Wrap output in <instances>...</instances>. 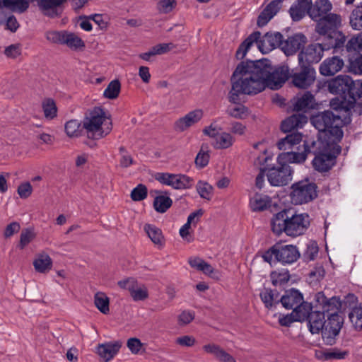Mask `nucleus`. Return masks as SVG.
<instances>
[{"mask_svg": "<svg viewBox=\"0 0 362 362\" xmlns=\"http://www.w3.org/2000/svg\"><path fill=\"white\" fill-rule=\"evenodd\" d=\"M173 188L175 189H189L193 186L194 180L184 174H175Z\"/></svg>", "mask_w": 362, "mask_h": 362, "instance_id": "37", "label": "nucleus"}, {"mask_svg": "<svg viewBox=\"0 0 362 362\" xmlns=\"http://www.w3.org/2000/svg\"><path fill=\"white\" fill-rule=\"evenodd\" d=\"M303 300L302 293L299 291L292 288L285 291V293L280 298V302L284 308L291 310L302 303Z\"/></svg>", "mask_w": 362, "mask_h": 362, "instance_id": "24", "label": "nucleus"}, {"mask_svg": "<svg viewBox=\"0 0 362 362\" xmlns=\"http://www.w3.org/2000/svg\"><path fill=\"white\" fill-rule=\"evenodd\" d=\"M199 196L204 199L211 200L214 194V188L208 182L199 180L196 186Z\"/></svg>", "mask_w": 362, "mask_h": 362, "instance_id": "42", "label": "nucleus"}, {"mask_svg": "<svg viewBox=\"0 0 362 362\" xmlns=\"http://www.w3.org/2000/svg\"><path fill=\"white\" fill-rule=\"evenodd\" d=\"M64 129L66 135L71 138H77L81 136L83 129V122L78 119H71L64 124Z\"/></svg>", "mask_w": 362, "mask_h": 362, "instance_id": "34", "label": "nucleus"}, {"mask_svg": "<svg viewBox=\"0 0 362 362\" xmlns=\"http://www.w3.org/2000/svg\"><path fill=\"white\" fill-rule=\"evenodd\" d=\"M260 298L267 308H272L274 303H278L280 300H276L274 291L269 288H265L260 293Z\"/></svg>", "mask_w": 362, "mask_h": 362, "instance_id": "48", "label": "nucleus"}, {"mask_svg": "<svg viewBox=\"0 0 362 362\" xmlns=\"http://www.w3.org/2000/svg\"><path fill=\"white\" fill-rule=\"evenodd\" d=\"M350 321L356 328L362 323V303L355 306L349 314Z\"/></svg>", "mask_w": 362, "mask_h": 362, "instance_id": "47", "label": "nucleus"}, {"mask_svg": "<svg viewBox=\"0 0 362 362\" xmlns=\"http://www.w3.org/2000/svg\"><path fill=\"white\" fill-rule=\"evenodd\" d=\"M196 342V339L191 335H183L175 339V343L183 347H192Z\"/></svg>", "mask_w": 362, "mask_h": 362, "instance_id": "60", "label": "nucleus"}, {"mask_svg": "<svg viewBox=\"0 0 362 362\" xmlns=\"http://www.w3.org/2000/svg\"><path fill=\"white\" fill-rule=\"evenodd\" d=\"M118 286L123 289L128 290L130 294L139 286L137 280L134 278H127L118 281Z\"/></svg>", "mask_w": 362, "mask_h": 362, "instance_id": "56", "label": "nucleus"}, {"mask_svg": "<svg viewBox=\"0 0 362 362\" xmlns=\"http://www.w3.org/2000/svg\"><path fill=\"white\" fill-rule=\"evenodd\" d=\"M4 53L8 58L16 59L21 54V45L12 44L5 48Z\"/></svg>", "mask_w": 362, "mask_h": 362, "instance_id": "53", "label": "nucleus"}, {"mask_svg": "<svg viewBox=\"0 0 362 362\" xmlns=\"http://www.w3.org/2000/svg\"><path fill=\"white\" fill-rule=\"evenodd\" d=\"M235 141L233 136L227 132L219 133L213 141V146L216 149H226L230 147Z\"/></svg>", "mask_w": 362, "mask_h": 362, "instance_id": "35", "label": "nucleus"}, {"mask_svg": "<svg viewBox=\"0 0 362 362\" xmlns=\"http://www.w3.org/2000/svg\"><path fill=\"white\" fill-rule=\"evenodd\" d=\"M331 105L335 112L329 110L319 112L313 116L310 121L319 132H328L333 138L332 141L339 142L344 135L341 128L351 122L350 110L348 108L334 107V100L331 101Z\"/></svg>", "mask_w": 362, "mask_h": 362, "instance_id": "2", "label": "nucleus"}, {"mask_svg": "<svg viewBox=\"0 0 362 362\" xmlns=\"http://www.w3.org/2000/svg\"><path fill=\"white\" fill-rule=\"evenodd\" d=\"M239 96H240V95H238V97ZM238 100H240L239 98H238ZM238 101H239V100H238ZM230 102L231 103V101H230ZM232 103L237 104V105L234 106V107H228V109L227 110V112L230 116H231L234 118L240 119H245V117H247L248 116L249 110L247 107H245L243 105L239 104L238 102H237V103L232 102Z\"/></svg>", "mask_w": 362, "mask_h": 362, "instance_id": "40", "label": "nucleus"}, {"mask_svg": "<svg viewBox=\"0 0 362 362\" xmlns=\"http://www.w3.org/2000/svg\"><path fill=\"white\" fill-rule=\"evenodd\" d=\"M316 300L321 306L324 314H327L328 323L324 333V342L328 345L335 343L336 337L338 336L343 325V318L339 314L341 308L339 298L333 296L327 298L322 292L316 295Z\"/></svg>", "mask_w": 362, "mask_h": 362, "instance_id": "4", "label": "nucleus"}, {"mask_svg": "<svg viewBox=\"0 0 362 362\" xmlns=\"http://www.w3.org/2000/svg\"><path fill=\"white\" fill-rule=\"evenodd\" d=\"M33 188L30 182H24L18 187V193L21 198L26 199L32 193Z\"/></svg>", "mask_w": 362, "mask_h": 362, "instance_id": "63", "label": "nucleus"}, {"mask_svg": "<svg viewBox=\"0 0 362 362\" xmlns=\"http://www.w3.org/2000/svg\"><path fill=\"white\" fill-rule=\"evenodd\" d=\"M300 69L291 74L294 86L305 89L310 87L315 80V70L311 65L299 64Z\"/></svg>", "mask_w": 362, "mask_h": 362, "instance_id": "13", "label": "nucleus"}, {"mask_svg": "<svg viewBox=\"0 0 362 362\" xmlns=\"http://www.w3.org/2000/svg\"><path fill=\"white\" fill-rule=\"evenodd\" d=\"M348 355V351H341L337 349H332L324 352V356L326 360L329 359H342Z\"/></svg>", "mask_w": 362, "mask_h": 362, "instance_id": "59", "label": "nucleus"}, {"mask_svg": "<svg viewBox=\"0 0 362 362\" xmlns=\"http://www.w3.org/2000/svg\"><path fill=\"white\" fill-rule=\"evenodd\" d=\"M35 235L32 229H23L21 233L20 243L18 247L21 249H23L35 238Z\"/></svg>", "mask_w": 362, "mask_h": 362, "instance_id": "50", "label": "nucleus"}, {"mask_svg": "<svg viewBox=\"0 0 362 362\" xmlns=\"http://www.w3.org/2000/svg\"><path fill=\"white\" fill-rule=\"evenodd\" d=\"M83 128L89 139L98 140L111 132L112 122L103 108L94 107L86 113L83 120Z\"/></svg>", "mask_w": 362, "mask_h": 362, "instance_id": "5", "label": "nucleus"}, {"mask_svg": "<svg viewBox=\"0 0 362 362\" xmlns=\"http://www.w3.org/2000/svg\"><path fill=\"white\" fill-rule=\"evenodd\" d=\"M349 70L355 74H362V54L356 52L349 57Z\"/></svg>", "mask_w": 362, "mask_h": 362, "instance_id": "39", "label": "nucleus"}, {"mask_svg": "<svg viewBox=\"0 0 362 362\" xmlns=\"http://www.w3.org/2000/svg\"><path fill=\"white\" fill-rule=\"evenodd\" d=\"M311 310V304L303 300L302 303L293 308L292 313L298 322H303L307 320Z\"/></svg>", "mask_w": 362, "mask_h": 362, "instance_id": "33", "label": "nucleus"}, {"mask_svg": "<svg viewBox=\"0 0 362 362\" xmlns=\"http://www.w3.org/2000/svg\"><path fill=\"white\" fill-rule=\"evenodd\" d=\"M52 259L49 255L45 252L36 255L33 261V267L37 272L45 274L52 269Z\"/></svg>", "mask_w": 362, "mask_h": 362, "instance_id": "27", "label": "nucleus"}, {"mask_svg": "<svg viewBox=\"0 0 362 362\" xmlns=\"http://www.w3.org/2000/svg\"><path fill=\"white\" fill-rule=\"evenodd\" d=\"M346 49L348 51H358V52L362 50V33L348 41Z\"/></svg>", "mask_w": 362, "mask_h": 362, "instance_id": "52", "label": "nucleus"}, {"mask_svg": "<svg viewBox=\"0 0 362 362\" xmlns=\"http://www.w3.org/2000/svg\"><path fill=\"white\" fill-rule=\"evenodd\" d=\"M351 100L356 101L358 98L362 96V81H354V85L352 86Z\"/></svg>", "mask_w": 362, "mask_h": 362, "instance_id": "64", "label": "nucleus"}, {"mask_svg": "<svg viewBox=\"0 0 362 362\" xmlns=\"http://www.w3.org/2000/svg\"><path fill=\"white\" fill-rule=\"evenodd\" d=\"M209 153L208 151H204L202 148L197 153L195 158V164L197 168H203L206 166L209 161Z\"/></svg>", "mask_w": 362, "mask_h": 362, "instance_id": "57", "label": "nucleus"}, {"mask_svg": "<svg viewBox=\"0 0 362 362\" xmlns=\"http://www.w3.org/2000/svg\"><path fill=\"white\" fill-rule=\"evenodd\" d=\"M312 153L311 144L305 141L304 151L301 153L288 151L279 154L277 157L278 163H302L305 162L308 154Z\"/></svg>", "mask_w": 362, "mask_h": 362, "instance_id": "17", "label": "nucleus"}, {"mask_svg": "<svg viewBox=\"0 0 362 362\" xmlns=\"http://www.w3.org/2000/svg\"><path fill=\"white\" fill-rule=\"evenodd\" d=\"M332 8V4L329 0H318L313 5H310L308 15L312 19L317 21L328 15L327 13L331 11Z\"/></svg>", "mask_w": 362, "mask_h": 362, "instance_id": "22", "label": "nucleus"}, {"mask_svg": "<svg viewBox=\"0 0 362 362\" xmlns=\"http://www.w3.org/2000/svg\"><path fill=\"white\" fill-rule=\"evenodd\" d=\"M144 230L155 245H158L159 247L164 245L165 238L162 230L159 228L154 225L147 223L144 225Z\"/></svg>", "mask_w": 362, "mask_h": 362, "instance_id": "29", "label": "nucleus"}, {"mask_svg": "<svg viewBox=\"0 0 362 362\" xmlns=\"http://www.w3.org/2000/svg\"><path fill=\"white\" fill-rule=\"evenodd\" d=\"M42 110L47 119H52L57 116V108L52 99H46L42 103Z\"/></svg>", "mask_w": 362, "mask_h": 362, "instance_id": "45", "label": "nucleus"}, {"mask_svg": "<svg viewBox=\"0 0 362 362\" xmlns=\"http://www.w3.org/2000/svg\"><path fill=\"white\" fill-rule=\"evenodd\" d=\"M337 141L327 142L323 141H311V148L317 146V148H322L317 152L312 151L315 156L313 160V168L318 172H327L335 164L337 156L341 153V148L337 144Z\"/></svg>", "mask_w": 362, "mask_h": 362, "instance_id": "6", "label": "nucleus"}, {"mask_svg": "<svg viewBox=\"0 0 362 362\" xmlns=\"http://www.w3.org/2000/svg\"><path fill=\"white\" fill-rule=\"evenodd\" d=\"M329 47H323L322 44L315 43L308 45L298 54L299 64L311 65L319 62L323 57V52Z\"/></svg>", "mask_w": 362, "mask_h": 362, "instance_id": "14", "label": "nucleus"}, {"mask_svg": "<svg viewBox=\"0 0 362 362\" xmlns=\"http://www.w3.org/2000/svg\"><path fill=\"white\" fill-rule=\"evenodd\" d=\"M0 7L8 8L12 12L24 13L29 7L27 0H0Z\"/></svg>", "mask_w": 362, "mask_h": 362, "instance_id": "30", "label": "nucleus"}, {"mask_svg": "<svg viewBox=\"0 0 362 362\" xmlns=\"http://www.w3.org/2000/svg\"><path fill=\"white\" fill-rule=\"evenodd\" d=\"M175 6V0H160L158 3V10L160 13H168L173 11Z\"/></svg>", "mask_w": 362, "mask_h": 362, "instance_id": "55", "label": "nucleus"}, {"mask_svg": "<svg viewBox=\"0 0 362 362\" xmlns=\"http://www.w3.org/2000/svg\"><path fill=\"white\" fill-rule=\"evenodd\" d=\"M289 197L294 205L308 204L317 197V186L308 180L296 182L291 187Z\"/></svg>", "mask_w": 362, "mask_h": 362, "instance_id": "9", "label": "nucleus"}, {"mask_svg": "<svg viewBox=\"0 0 362 362\" xmlns=\"http://www.w3.org/2000/svg\"><path fill=\"white\" fill-rule=\"evenodd\" d=\"M264 262L270 265L281 262L283 264H290L296 262L300 257L298 248L293 245H283L276 243L261 255Z\"/></svg>", "mask_w": 362, "mask_h": 362, "instance_id": "8", "label": "nucleus"}, {"mask_svg": "<svg viewBox=\"0 0 362 362\" xmlns=\"http://www.w3.org/2000/svg\"><path fill=\"white\" fill-rule=\"evenodd\" d=\"M311 5V0H297L289 8L290 16L293 21H300L306 12L308 13L309 7Z\"/></svg>", "mask_w": 362, "mask_h": 362, "instance_id": "26", "label": "nucleus"}, {"mask_svg": "<svg viewBox=\"0 0 362 362\" xmlns=\"http://www.w3.org/2000/svg\"><path fill=\"white\" fill-rule=\"evenodd\" d=\"M344 61L337 56L329 57L324 60L320 66V73L325 76H333L344 66Z\"/></svg>", "mask_w": 362, "mask_h": 362, "instance_id": "21", "label": "nucleus"}, {"mask_svg": "<svg viewBox=\"0 0 362 362\" xmlns=\"http://www.w3.org/2000/svg\"><path fill=\"white\" fill-rule=\"evenodd\" d=\"M127 346L132 354H136L140 351L143 344L138 338L133 337L127 340Z\"/></svg>", "mask_w": 362, "mask_h": 362, "instance_id": "61", "label": "nucleus"}, {"mask_svg": "<svg viewBox=\"0 0 362 362\" xmlns=\"http://www.w3.org/2000/svg\"><path fill=\"white\" fill-rule=\"evenodd\" d=\"M308 326L312 334L322 332V337L324 340V333L327 328L328 319L325 320V315L321 311H312L308 317Z\"/></svg>", "mask_w": 362, "mask_h": 362, "instance_id": "19", "label": "nucleus"}, {"mask_svg": "<svg viewBox=\"0 0 362 362\" xmlns=\"http://www.w3.org/2000/svg\"><path fill=\"white\" fill-rule=\"evenodd\" d=\"M315 99L313 95L310 92L305 93L300 98H298L293 103L295 111H306V110L314 107Z\"/></svg>", "mask_w": 362, "mask_h": 362, "instance_id": "32", "label": "nucleus"}, {"mask_svg": "<svg viewBox=\"0 0 362 362\" xmlns=\"http://www.w3.org/2000/svg\"><path fill=\"white\" fill-rule=\"evenodd\" d=\"M341 24V18L339 15L334 13H328L317 21L315 30L322 35H327L332 38L337 35V28Z\"/></svg>", "mask_w": 362, "mask_h": 362, "instance_id": "15", "label": "nucleus"}, {"mask_svg": "<svg viewBox=\"0 0 362 362\" xmlns=\"http://www.w3.org/2000/svg\"><path fill=\"white\" fill-rule=\"evenodd\" d=\"M172 199L167 196L160 195L156 197L153 201V206L159 213L165 212L172 205Z\"/></svg>", "mask_w": 362, "mask_h": 362, "instance_id": "41", "label": "nucleus"}, {"mask_svg": "<svg viewBox=\"0 0 362 362\" xmlns=\"http://www.w3.org/2000/svg\"><path fill=\"white\" fill-rule=\"evenodd\" d=\"M308 122V117L302 113L293 114L281 122V129L286 133L294 129L301 128Z\"/></svg>", "mask_w": 362, "mask_h": 362, "instance_id": "23", "label": "nucleus"}, {"mask_svg": "<svg viewBox=\"0 0 362 362\" xmlns=\"http://www.w3.org/2000/svg\"><path fill=\"white\" fill-rule=\"evenodd\" d=\"M94 303L103 314H107L109 313L110 300L105 293L103 292L96 293L94 296Z\"/></svg>", "mask_w": 362, "mask_h": 362, "instance_id": "38", "label": "nucleus"}, {"mask_svg": "<svg viewBox=\"0 0 362 362\" xmlns=\"http://www.w3.org/2000/svg\"><path fill=\"white\" fill-rule=\"evenodd\" d=\"M260 36L261 33L259 31H255L251 33L240 45L238 49H237L235 54L237 59H243L254 42L258 43V47L262 52H267L276 48V47H280L281 48V44L284 42V41L283 35L280 33H267L263 36L262 39L259 41Z\"/></svg>", "mask_w": 362, "mask_h": 362, "instance_id": "7", "label": "nucleus"}, {"mask_svg": "<svg viewBox=\"0 0 362 362\" xmlns=\"http://www.w3.org/2000/svg\"><path fill=\"white\" fill-rule=\"evenodd\" d=\"M130 296L134 301L144 300L148 297V292L144 286H138Z\"/></svg>", "mask_w": 362, "mask_h": 362, "instance_id": "58", "label": "nucleus"}, {"mask_svg": "<svg viewBox=\"0 0 362 362\" xmlns=\"http://www.w3.org/2000/svg\"><path fill=\"white\" fill-rule=\"evenodd\" d=\"M272 283L274 286H281L286 284L290 279L288 270L281 272H272L270 275Z\"/></svg>", "mask_w": 362, "mask_h": 362, "instance_id": "44", "label": "nucleus"}, {"mask_svg": "<svg viewBox=\"0 0 362 362\" xmlns=\"http://www.w3.org/2000/svg\"><path fill=\"white\" fill-rule=\"evenodd\" d=\"M175 45L173 43H160L153 47L154 53L157 54H163L168 52L175 48Z\"/></svg>", "mask_w": 362, "mask_h": 362, "instance_id": "62", "label": "nucleus"}, {"mask_svg": "<svg viewBox=\"0 0 362 362\" xmlns=\"http://www.w3.org/2000/svg\"><path fill=\"white\" fill-rule=\"evenodd\" d=\"M121 85L118 80L112 81L105 89L103 95L109 99H115L119 95Z\"/></svg>", "mask_w": 362, "mask_h": 362, "instance_id": "46", "label": "nucleus"}, {"mask_svg": "<svg viewBox=\"0 0 362 362\" xmlns=\"http://www.w3.org/2000/svg\"><path fill=\"white\" fill-rule=\"evenodd\" d=\"M121 346L122 343L118 341L102 344L98 345L97 352L105 362H107L117 354Z\"/></svg>", "mask_w": 362, "mask_h": 362, "instance_id": "25", "label": "nucleus"}, {"mask_svg": "<svg viewBox=\"0 0 362 362\" xmlns=\"http://www.w3.org/2000/svg\"><path fill=\"white\" fill-rule=\"evenodd\" d=\"M354 81L349 76L339 75L328 81L327 88L331 93L339 95L344 100H351L352 86Z\"/></svg>", "mask_w": 362, "mask_h": 362, "instance_id": "11", "label": "nucleus"}, {"mask_svg": "<svg viewBox=\"0 0 362 362\" xmlns=\"http://www.w3.org/2000/svg\"><path fill=\"white\" fill-rule=\"evenodd\" d=\"M307 43V37L302 33H296L288 37L281 44V50L287 56L293 55Z\"/></svg>", "mask_w": 362, "mask_h": 362, "instance_id": "18", "label": "nucleus"}, {"mask_svg": "<svg viewBox=\"0 0 362 362\" xmlns=\"http://www.w3.org/2000/svg\"><path fill=\"white\" fill-rule=\"evenodd\" d=\"M310 216L306 213L298 214L292 209H285L274 214L271 220L274 233L297 237L305 233L310 226Z\"/></svg>", "mask_w": 362, "mask_h": 362, "instance_id": "3", "label": "nucleus"}, {"mask_svg": "<svg viewBox=\"0 0 362 362\" xmlns=\"http://www.w3.org/2000/svg\"><path fill=\"white\" fill-rule=\"evenodd\" d=\"M204 117L202 109H195L177 119L174 124L175 131L182 132L198 123Z\"/></svg>", "mask_w": 362, "mask_h": 362, "instance_id": "16", "label": "nucleus"}, {"mask_svg": "<svg viewBox=\"0 0 362 362\" xmlns=\"http://www.w3.org/2000/svg\"><path fill=\"white\" fill-rule=\"evenodd\" d=\"M147 194V187L144 185L139 184L132 190L131 198L135 202L142 201L146 198Z\"/></svg>", "mask_w": 362, "mask_h": 362, "instance_id": "49", "label": "nucleus"}, {"mask_svg": "<svg viewBox=\"0 0 362 362\" xmlns=\"http://www.w3.org/2000/svg\"><path fill=\"white\" fill-rule=\"evenodd\" d=\"M303 139V136L299 132H293L287 134L284 138L281 139L277 143V147L279 150H289L294 145L298 144Z\"/></svg>", "mask_w": 362, "mask_h": 362, "instance_id": "31", "label": "nucleus"}, {"mask_svg": "<svg viewBox=\"0 0 362 362\" xmlns=\"http://www.w3.org/2000/svg\"><path fill=\"white\" fill-rule=\"evenodd\" d=\"M318 246L316 243L313 242L307 245V248L303 254L304 259L306 261H312L315 259L318 254Z\"/></svg>", "mask_w": 362, "mask_h": 362, "instance_id": "54", "label": "nucleus"}, {"mask_svg": "<svg viewBox=\"0 0 362 362\" xmlns=\"http://www.w3.org/2000/svg\"><path fill=\"white\" fill-rule=\"evenodd\" d=\"M188 263L192 268H194L198 271H201L208 276H211L214 272V269L211 264L197 257H190L188 260Z\"/></svg>", "mask_w": 362, "mask_h": 362, "instance_id": "36", "label": "nucleus"}, {"mask_svg": "<svg viewBox=\"0 0 362 362\" xmlns=\"http://www.w3.org/2000/svg\"><path fill=\"white\" fill-rule=\"evenodd\" d=\"M175 175L169 173H157L154 177L160 183L173 187Z\"/></svg>", "mask_w": 362, "mask_h": 362, "instance_id": "51", "label": "nucleus"}, {"mask_svg": "<svg viewBox=\"0 0 362 362\" xmlns=\"http://www.w3.org/2000/svg\"><path fill=\"white\" fill-rule=\"evenodd\" d=\"M284 0H272L260 13L257 24L259 27L266 25L276 16L282 7Z\"/></svg>", "mask_w": 362, "mask_h": 362, "instance_id": "20", "label": "nucleus"}, {"mask_svg": "<svg viewBox=\"0 0 362 362\" xmlns=\"http://www.w3.org/2000/svg\"><path fill=\"white\" fill-rule=\"evenodd\" d=\"M350 24L354 30H362V4L352 11L350 16Z\"/></svg>", "mask_w": 362, "mask_h": 362, "instance_id": "43", "label": "nucleus"}, {"mask_svg": "<svg viewBox=\"0 0 362 362\" xmlns=\"http://www.w3.org/2000/svg\"><path fill=\"white\" fill-rule=\"evenodd\" d=\"M293 170L288 164L278 163L268 169L267 177L271 185L275 187L285 186L292 180Z\"/></svg>", "mask_w": 362, "mask_h": 362, "instance_id": "12", "label": "nucleus"}, {"mask_svg": "<svg viewBox=\"0 0 362 362\" xmlns=\"http://www.w3.org/2000/svg\"><path fill=\"white\" fill-rule=\"evenodd\" d=\"M288 76L287 66L274 68L271 61L267 59L242 62L230 78L231 90L228 93V100L237 103L239 95H257L267 87L277 90L283 86Z\"/></svg>", "mask_w": 362, "mask_h": 362, "instance_id": "1", "label": "nucleus"}, {"mask_svg": "<svg viewBox=\"0 0 362 362\" xmlns=\"http://www.w3.org/2000/svg\"><path fill=\"white\" fill-rule=\"evenodd\" d=\"M47 41L57 45H65L71 50H83L85 42L76 33L66 30H49L45 33Z\"/></svg>", "mask_w": 362, "mask_h": 362, "instance_id": "10", "label": "nucleus"}, {"mask_svg": "<svg viewBox=\"0 0 362 362\" xmlns=\"http://www.w3.org/2000/svg\"><path fill=\"white\" fill-rule=\"evenodd\" d=\"M272 199L267 195L256 194L250 199V205L252 211H262L271 206Z\"/></svg>", "mask_w": 362, "mask_h": 362, "instance_id": "28", "label": "nucleus"}]
</instances>
